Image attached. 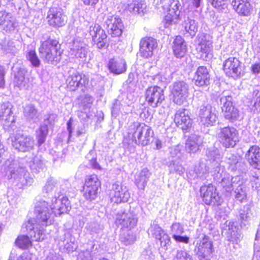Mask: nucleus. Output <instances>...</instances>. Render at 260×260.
Listing matches in <instances>:
<instances>
[{
  "label": "nucleus",
  "instance_id": "f257e3e1",
  "mask_svg": "<svg viewBox=\"0 0 260 260\" xmlns=\"http://www.w3.org/2000/svg\"><path fill=\"white\" fill-rule=\"evenodd\" d=\"M70 203L63 194L55 196L52 199L50 205L45 201L36 203L35 218H31L25 222V228L34 241H41L45 237V228L52 225L54 217L70 210Z\"/></svg>",
  "mask_w": 260,
  "mask_h": 260
},
{
  "label": "nucleus",
  "instance_id": "f03ea898",
  "mask_svg": "<svg viewBox=\"0 0 260 260\" xmlns=\"http://www.w3.org/2000/svg\"><path fill=\"white\" fill-rule=\"evenodd\" d=\"M221 156L215 152L210 159L211 169L217 178H221V186L223 191L231 193L233 190L241 183V178L239 176L233 177L224 171V167L221 165Z\"/></svg>",
  "mask_w": 260,
  "mask_h": 260
},
{
  "label": "nucleus",
  "instance_id": "7ed1b4c3",
  "mask_svg": "<svg viewBox=\"0 0 260 260\" xmlns=\"http://www.w3.org/2000/svg\"><path fill=\"white\" fill-rule=\"evenodd\" d=\"M154 3L158 9H162L167 13L163 20L165 27L179 22L181 5L178 0H154Z\"/></svg>",
  "mask_w": 260,
  "mask_h": 260
},
{
  "label": "nucleus",
  "instance_id": "20e7f679",
  "mask_svg": "<svg viewBox=\"0 0 260 260\" xmlns=\"http://www.w3.org/2000/svg\"><path fill=\"white\" fill-rule=\"evenodd\" d=\"M41 43L39 52L42 60L45 62L52 64L59 62L62 51L58 41L49 38L45 41L41 40Z\"/></svg>",
  "mask_w": 260,
  "mask_h": 260
},
{
  "label": "nucleus",
  "instance_id": "39448f33",
  "mask_svg": "<svg viewBox=\"0 0 260 260\" xmlns=\"http://www.w3.org/2000/svg\"><path fill=\"white\" fill-rule=\"evenodd\" d=\"M128 134L132 135L133 142L142 146L149 144L153 136V132L151 127L138 122H134L129 126Z\"/></svg>",
  "mask_w": 260,
  "mask_h": 260
},
{
  "label": "nucleus",
  "instance_id": "423d86ee",
  "mask_svg": "<svg viewBox=\"0 0 260 260\" xmlns=\"http://www.w3.org/2000/svg\"><path fill=\"white\" fill-rule=\"evenodd\" d=\"M172 101L176 105L186 106L188 105L189 85L185 82L178 81L170 86Z\"/></svg>",
  "mask_w": 260,
  "mask_h": 260
},
{
  "label": "nucleus",
  "instance_id": "0eeeda50",
  "mask_svg": "<svg viewBox=\"0 0 260 260\" xmlns=\"http://www.w3.org/2000/svg\"><path fill=\"white\" fill-rule=\"evenodd\" d=\"M197 41L196 50L198 57L207 60L212 57V37L208 34H200L197 37Z\"/></svg>",
  "mask_w": 260,
  "mask_h": 260
},
{
  "label": "nucleus",
  "instance_id": "6e6552de",
  "mask_svg": "<svg viewBox=\"0 0 260 260\" xmlns=\"http://www.w3.org/2000/svg\"><path fill=\"white\" fill-rule=\"evenodd\" d=\"M101 182L97 175L92 174L86 176L83 186L84 198L90 201L94 200L98 197Z\"/></svg>",
  "mask_w": 260,
  "mask_h": 260
},
{
  "label": "nucleus",
  "instance_id": "1a4fd4ad",
  "mask_svg": "<svg viewBox=\"0 0 260 260\" xmlns=\"http://www.w3.org/2000/svg\"><path fill=\"white\" fill-rule=\"evenodd\" d=\"M12 144L15 149L21 152H29L35 146V141L30 136L19 132L11 137Z\"/></svg>",
  "mask_w": 260,
  "mask_h": 260
},
{
  "label": "nucleus",
  "instance_id": "9d476101",
  "mask_svg": "<svg viewBox=\"0 0 260 260\" xmlns=\"http://www.w3.org/2000/svg\"><path fill=\"white\" fill-rule=\"evenodd\" d=\"M199 117L202 124L206 126H212L217 120V111L211 105L204 103L200 107Z\"/></svg>",
  "mask_w": 260,
  "mask_h": 260
},
{
  "label": "nucleus",
  "instance_id": "9b49d317",
  "mask_svg": "<svg viewBox=\"0 0 260 260\" xmlns=\"http://www.w3.org/2000/svg\"><path fill=\"white\" fill-rule=\"evenodd\" d=\"M200 195L203 202L207 205H220L223 202L216 187L211 184L201 187Z\"/></svg>",
  "mask_w": 260,
  "mask_h": 260
},
{
  "label": "nucleus",
  "instance_id": "f8f14e48",
  "mask_svg": "<svg viewBox=\"0 0 260 260\" xmlns=\"http://www.w3.org/2000/svg\"><path fill=\"white\" fill-rule=\"evenodd\" d=\"M109 196L112 202L119 204L127 202L130 198V193L126 186L116 182L112 184Z\"/></svg>",
  "mask_w": 260,
  "mask_h": 260
},
{
  "label": "nucleus",
  "instance_id": "ddd939ff",
  "mask_svg": "<svg viewBox=\"0 0 260 260\" xmlns=\"http://www.w3.org/2000/svg\"><path fill=\"white\" fill-rule=\"evenodd\" d=\"M218 137L220 143L226 148L234 147L239 140L237 131L229 126L221 128Z\"/></svg>",
  "mask_w": 260,
  "mask_h": 260
},
{
  "label": "nucleus",
  "instance_id": "4468645a",
  "mask_svg": "<svg viewBox=\"0 0 260 260\" xmlns=\"http://www.w3.org/2000/svg\"><path fill=\"white\" fill-rule=\"evenodd\" d=\"M137 221V217L133 212L121 211L116 214L115 222L121 229L131 230L136 225Z\"/></svg>",
  "mask_w": 260,
  "mask_h": 260
},
{
  "label": "nucleus",
  "instance_id": "2eb2a0df",
  "mask_svg": "<svg viewBox=\"0 0 260 260\" xmlns=\"http://www.w3.org/2000/svg\"><path fill=\"white\" fill-rule=\"evenodd\" d=\"M70 54L81 62L88 60V49L87 45L80 39L74 40L70 45Z\"/></svg>",
  "mask_w": 260,
  "mask_h": 260
},
{
  "label": "nucleus",
  "instance_id": "dca6fc26",
  "mask_svg": "<svg viewBox=\"0 0 260 260\" xmlns=\"http://www.w3.org/2000/svg\"><path fill=\"white\" fill-rule=\"evenodd\" d=\"M222 109L224 117L230 121L237 120L239 117V111L233 105L232 98L230 95H222L220 98Z\"/></svg>",
  "mask_w": 260,
  "mask_h": 260
},
{
  "label": "nucleus",
  "instance_id": "f3484780",
  "mask_svg": "<svg viewBox=\"0 0 260 260\" xmlns=\"http://www.w3.org/2000/svg\"><path fill=\"white\" fill-rule=\"evenodd\" d=\"M145 99L150 106L157 107L165 100L163 89L157 86L148 88L145 92Z\"/></svg>",
  "mask_w": 260,
  "mask_h": 260
},
{
  "label": "nucleus",
  "instance_id": "a211bd4d",
  "mask_svg": "<svg viewBox=\"0 0 260 260\" xmlns=\"http://www.w3.org/2000/svg\"><path fill=\"white\" fill-rule=\"evenodd\" d=\"M46 19L49 25L55 28L63 26L67 22L66 16L62 10L57 7L49 9Z\"/></svg>",
  "mask_w": 260,
  "mask_h": 260
},
{
  "label": "nucleus",
  "instance_id": "6ab92c4d",
  "mask_svg": "<svg viewBox=\"0 0 260 260\" xmlns=\"http://www.w3.org/2000/svg\"><path fill=\"white\" fill-rule=\"evenodd\" d=\"M105 23L109 33L113 37H119L121 35L123 25L118 16L111 14L107 15Z\"/></svg>",
  "mask_w": 260,
  "mask_h": 260
},
{
  "label": "nucleus",
  "instance_id": "aec40b11",
  "mask_svg": "<svg viewBox=\"0 0 260 260\" xmlns=\"http://www.w3.org/2000/svg\"><path fill=\"white\" fill-rule=\"evenodd\" d=\"M223 70L225 74L229 77H239L242 71L241 62L237 58L230 57L224 61Z\"/></svg>",
  "mask_w": 260,
  "mask_h": 260
},
{
  "label": "nucleus",
  "instance_id": "412c9836",
  "mask_svg": "<svg viewBox=\"0 0 260 260\" xmlns=\"http://www.w3.org/2000/svg\"><path fill=\"white\" fill-rule=\"evenodd\" d=\"M149 235L152 236L156 239L159 240L161 246L167 249L168 246L170 245V239L169 236L165 233V231L158 225V222L154 220L151 223L150 227L148 230Z\"/></svg>",
  "mask_w": 260,
  "mask_h": 260
},
{
  "label": "nucleus",
  "instance_id": "4be33fe9",
  "mask_svg": "<svg viewBox=\"0 0 260 260\" xmlns=\"http://www.w3.org/2000/svg\"><path fill=\"white\" fill-rule=\"evenodd\" d=\"M69 76L66 80L67 88L71 91H75L80 85H85L88 83V79L85 75L80 74L75 69L69 71Z\"/></svg>",
  "mask_w": 260,
  "mask_h": 260
},
{
  "label": "nucleus",
  "instance_id": "5701e85b",
  "mask_svg": "<svg viewBox=\"0 0 260 260\" xmlns=\"http://www.w3.org/2000/svg\"><path fill=\"white\" fill-rule=\"evenodd\" d=\"M5 168L7 169L6 174L9 179L14 178L16 181L20 182L21 186L25 184L24 182L25 169L23 168L17 167L15 161L10 164V161L8 160L6 162Z\"/></svg>",
  "mask_w": 260,
  "mask_h": 260
},
{
  "label": "nucleus",
  "instance_id": "b1692460",
  "mask_svg": "<svg viewBox=\"0 0 260 260\" xmlns=\"http://www.w3.org/2000/svg\"><path fill=\"white\" fill-rule=\"evenodd\" d=\"M157 47L156 40L151 37H145L141 39L140 44V54L145 58L151 57Z\"/></svg>",
  "mask_w": 260,
  "mask_h": 260
},
{
  "label": "nucleus",
  "instance_id": "393cba45",
  "mask_svg": "<svg viewBox=\"0 0 260 260\" xmlns=\"http://www.w3.org/2000/svg\"><path fill=\"white\" fill-rule=\"evenodd\" d=\"M212 243L207 236H205L200 241L197 255L200 260H209L213 252Z\"/></svg>",
  "mask_w": 260,
  "mask_h": 260
},
{
  "label": "nucleus",
  "instance_id": "a878e982",
  "mask_svg": "<svg viewBox=\"0 0 260 260\" xmlns=\"http://www.w3.org/2000/svg\"><path fill=\"white\" fill-rule=\"evenodd\" d=\"M89 33L95 44L99 48H103L107 42V35L104 30L99 24L91 26Z\"/></svg>",
  "mask_w": 260,
  "mask_h": 260
},
{
  "label": "nucleus",
  "instance_id": "bb28decb",
  "mask_svg": "<svg viewBox=\"0 0 260 260\" xmlns=\"http://www.w3.org/2000/svg\"><path fill=\"white\" fill-rule=\"evenodd\" d=\"M193 81L196 85L203 86L207 85L210 82V75L206 67H199L194 73Z\"/></svg>",
  "mask_w": 260,
  "mask_h": 260
},
{
  "label": "nucleus",
  "instance_id": "cd10ccee",
  "mask_svg": "<svg viewBox=\"0 0 260 260\" xmlns=\"http://www.w3.org/2000/svg\"><path fill=\"white\" fill-rule=\"evenodd\" d=\"M174 122L178 126H180L182 129L191 125V119L189 115V111L184 108L178 109L174 117Z\"/></svg>",
  "mask_w": 260,
  "mask_h": 260
},
{
  "label": "nucleus",
  "instance_id": "c85d7f7f",
  "mask_svg": "<svg viewBox=\"0 0 260 260\" xmlns=\"http://www.w3.org/2000/svg\"><path fill=\"white\" fill-rule=\"evenodd\" d=\"M245 157L252 167L260 170V148L258 146L254 145L250 147Z\"/></svg>",
  "mask_w": 260,
  "mask_h": 260
},
{
  "label": "nucleus",
  "instance_id": "c756f323",
  "mask_svg": "<svg viewBox=\"0 0 260 260\" xmlns=\"http://www.w3.org/2000/svg\"><path fill=\"white\" fill-rule=\"evenodd\" d=\"M15 19L11 13L6 11H0V25L6 31H10L15 28Z\"/></svg>",
  "mask_w": 260,
  "mask_h": 260
},
{
  "label": "nucleus",
  "instance_id": "7c9ffc66",
  "mask_svg": "<svg viewBox=\"0 0 260 260\" xmlns=\"http://www.w3.org/2000/svg\"><path fill=\"white\" fill-rule=\"evenodd\" d=\"M232 5L234 9L239 15L242 16H248L252 10L248 0H233Z\"/></svg>",
  "mask_w": 260,
  "mask_h": 260
},
{
  "label": "nucleus",
  "instance_id": "2f4dec72",
  "mask_svg": "<svg viewBox=\"0 0 260 260\" xmlns=\"http://www.w3.org/2000/svg\"><path fill=\"white\" fill-rule=\"evenodd\" d=\"M108 67L112 73L120 74L126 71V63L122 58H113L109 60Z\"/></svg>",
  "mask_w": 260,
  "mask_h": 260
},
{
  "label": "nucleus",
  "instance_id": "473e14b6",
  "mask_svg": "<svg viewBox=\"0 0 260 260\" xmlns=\"http://www.w3.org/2000/svg\"><path fill=\"white\" fill-rule=\"evenodd\" d=\"M12 105L9 102L4 103L0 109V117H2L6 121V124L13 127V124L15 123L14 116L12 115Z\"/></svg>",
  "mask_w": 260,
  "mask_h": 260
},
{
  "label": "nucleus",
  "instance_id": "72a5a7b5",
  "mask_svg": "<svg viewBox=\"0 0 260 260\" xmlns=\"http://www.w3.org/2000/svg\"><path fill=\"white\" fill-rule=\"evenodd\" d=\"M202 143L203 139L201 137L196 135H191L188 138L186 142V150L190 153H196L199 150V147Z\"/></svg>",
  "mask_w": 260,
  "mask_h": 260
},
{
  "label": "nucleus",
  "instance_id": "f704fd0d",
  "mask_svg": "<svg viewBox=\"0 0 260 260\" xmlns=\"http://www.w3.org/2000/svg\"><path fill=\"white\" fill-rule=\"evenodd\" d=\"M125 9L134 14H143L146 10V4L142 0H133L128 3Z\"/></svg>",
  "mask_w": 260,
  "mask_h": 260
},
{
  "label": "nucleus",
  "instance_id": "c9c22d12",
  "mask_svg": "<svg viewBox=\"0 0 260 260\" xmlns=\"http://www.w3.org/2000/svg\"><path fill=\"white\" fill-rule=\"evenodd\" d=\"M26 71L23 69H19L15 73L14 84L20 89H26L28 86V79L25 78Z\"/></svg>",
  "mask_w": 260,
  "mask_h": 260
},
{
  "label": "nucleus",
  "instance_id": "e433bc0d",
  "mask_svg": "<svg viewBox=\"0 0 260 260\" xmlns=\"http://www.w3.org/2000/svg\"><path fill=\"white\" fill-rule=\"evenodd\" d=\"M173 50L177 57H181L185 54L187 48L184 39L180 36H177L173 42Z\"/></svg>",
  "mask_w": 260,
  "mask_h": 260
},
{
  "label": "nucleus",
  "instance_id": "4c0bfd02",
  "mask_svg": "<svg viewBox=\"0 0 260 260\" xmlns=\"http://www.w3.org/2000/svg\"><path fill=\"white\" fill-rule=\"evenodd\" d=\"M228 234L230 235L229 240L235 243L239 242L242 238L241 234L239 228L235 225L234 222H228Z\"/></svg>",
  "mask_w": 260,
  "mask_h": 260
},
{
  "label": "nucleus",
  "instance_id": "58836bf2",
  "mask_svg": "<svg viewBox=\"0 0 260 260\" xmlns=\"http://www.w3.org/2000/svg\"><path fill=\"white\" fill-rule=\"evenodd\" d=\"M150 175L149 170L147 168H144L136 176V184L139 189H144Z\"/></svg>",
  "mask_w": 260,
  "mask_h": 260
},
{
  "label": "nucleus",
  "instance_id": "ea45409f",
  "mask_svg": "<svg viewBox=\"0 0 260 260\" xmlns=\"http://www.w3.org/2000/svg\"><path fill=\"white\" fill-rule=\"evenodd\" d=\"M182 26L185 31L191 36L194 37L198 31L197 23L193 19L187 17L182 23Z\"/></svg>",
  "mask_w": 260,
  "mask_h": 260
},
{
  "label": "nucleus",
  "instance_id": "a19ab883",
  "mask_svg": "<svg viewBox=\"0 0 260 260\" xmlns=\"http://www.w3.org/2000/svg\"><path fill=\"white\" fill-rule=\"evenodd\" d=\"M235 198L240 202H244L247 200V189L245 185L243 183V180L241 181L240 185L238 186L234 189Z\"/></svg>",
  "mask_w": 260,
  "mask_h": 260
},
{
  "label": "nucleus",
  "instance_id": "79ce46f5",
  "mask_svg": "<svg viewBox=\"0 0 260 260\" xmlns=\"http://www.w3.org/2000/svg\"><path fill=\"white\" fill-rule=\"evenodd\" d=\"M48 121L45 120L44 123L42 124L38 130L36 131V138L39 146L45 142L48 134Z\"/></svg>",
  "mask_w": 260,
  "mask_h": 260
},
{
  "label": "nucleus",
  "instance_id": "37998d69",
  "mask_svg": "<svg viewBox=\"0 0 260 260\" xmlns=\"http://www.w3.org/2000/svg\"><path fill=\"white\" fill-rule=\"evenodd\" d=\"M24 114L29 121H37L39 119V114L34 105L29 104L25 106Z\"/></svg>",
  "mask_w": 260,
  "mask_h": 260
},
{
  "label": "nucleus",
  "instance_id": "c03bdc74",
  "mask_svg": "<svg viewBox=\"0 0 260 260\" xmlns=\"http://www.w3.org/2000/svg\"><path fill=\"white\" fill-rule=\"evenodd\" d=\"M74 129H76V133L77 137L81 136L84 133V129L80 127L77 123L74 122L72 118H70L67 122V129L69 132V138H71Z\"/></svg>",
  "mask_w": 260,
  "mask_h": 260
},
{
  "label": "nucleus",
  "instance_id": "a18cd8bd",
  "mask_svg": "<svg viewBox=\"0 0 260 260\" xmlns=\"http://www.w3.org/2000/svg\"><path fill=\"white\" fill-rule=\"evenodd\" d=\"M16 245L19 248L26 249L31 247L32 243L29 237L27 235H20L15 241Z\"/></svg>",
  "mask_w": 260,
  "mask_h": 260
},
{
  "label": "nucleus",
  "instance_id": "49530a36",
  "mask_svg": "<svg viewBox=\"0 0 260 260\" xmlns=\"http://www.w3.org/2000/svg\"><path fill=\"white\" fill-rule=\"evenodd\" d=\"M90 167L94 170H102V168L96 161V153L94 150H90L86 156Z\"/></svg>",
  "mask_w": 260,
  "mask_h": 260
},
{
  "label": "nucleus",
  "instance_id": "de8ad7c7",
  "mask_svg": "<svg viewBox=\"0 0 260 260\" xmlns=\"http://www.w3.org/2000/svg\"><path fill=\"white\" fill-rule=\"evenodd\" d=\"M26 57L33 67H39L40 66L41 61L35 50H29L27 53Z\"/></svg>",
  "mask_w": 260,
  "mask_h": 260
},
{
  "label": "nucleus",
  "instance_id": "09e8293b",
  "mask_svg": "<svg viewBox=\"0 0 260 260\" xmlns=\"http://www.w3.org/2000/svg\"><path fill=\"white\" fill-rule=\"evenodd\" d=\"M44 166L43 160L41 156H36L30 165L31 169L39 171L40 169H42Z\"/></svg>",
  "mask_w": 260,
  "mask_h": 260
},
{
  "label": "nucleus",
  "instance_id": "8fccbe9b",
  "mask_svg": "<svg viewBox=\"0 0 260 260\" xmlns=\"http://www.w3.org/2000/svg\"><path fill=\"white\" fill-rule=\"evenodd\" d=\"M228 163L229 165V169L232 171L237 170L240 166L238 159L235 155H231L229 157Z\"/></svg>",
  "mask_w": 260,
  "mask_h": 260
},
{
  "label": "nucleus",
  "instance_id": "3c124183",
  "mask_svg": "<svg viewBox=\"0 0 260 260\" xmlns=\"http://www.w3.org/2000/svg\"><path fill=\"white\" fill-rule=\"evenodd\" d=\"M183 232L184 229L180 223L175 222L171 226V234L173 237L175 235H181Z\"/></svg>",
  "mask_w": 260,
  "mask_h": 260
},
{
  "label": "nucleus",
  "instance_id": "603ef678",
  "mask_svg": "<svg viewBox=\"0 0 260 260\" xmlns=\"http://www.w3.org/2000/svg\"><path fill=\"white\" fill-rule=\"evenodd\" d=\"M182 149V146L177 145L172 146L169 148V153L172 158L180 157L181 156V151Z\"/></svg>",
  "mask_w": 260,
  "mask_h": 260
},
{
  "label": "nucleus",
  "instance_id": "864d4df0",
  "mask_svg": "<svg viewBox=\"0 0 260 260\" xmlns=\"http://www.w3.org/2000/svg\"><path fill=\"white\" fill-rule=\"evenodd\" d=\"M136 240V236L134 234H127L126 235L121 236V241L125 245H131L134 243Z\"/></svg>",
  "mask_w": 260,
  "mask_h": 260
},
{
  "label": "nucleus",
  "instance_id": "5fc2aeb1",
  "mask_svg": "<svg viewBox=\"0 0 260 260\" xmlns=\"http://www.w3.org/2000/svg\"><path fill=\"white\" fill-rule=\"evenodd\" d=\"M122 105L118 101H116L112 107L111 114L113 117L115 118L117 117L120 114L122 113Z\"/></svg>",
  "mask_w": 260,
  "mask_h": 260
},
{
  "label": "nucleus",
  "instance_id": "6e6d98bb",
  "mask_svg": "<svg viewBox=\"0 0 260 260\" xmlns=\"http://www.w3.org/2000/svg\"><path fill=\"white\" fill-rule=\"evenodd\" d=\"M56 182L52 179H48L43 188V191L46 193L51 192L56 187Z\"/></svg>",
  "mask_w": 260,
  "mask_h": 260
},
{
  "label": "nucleus",
  "instance_id": "4d7b16f0",
  "mask_svg": "<svg viewBox=\"0 0 260 260\" xmlns=\"http://www.w3.org/2000/svg\"><path fill=\"white\" fill-rule=\"evenodd\" d=\"M239 217L241 222V227L246 226V222L249 218L247 209L241 210L239 212Z\"/></svg>",
  "mask_w": 260,
  "mask_h": 260
},
{
  "label": "nucleus",
  "instance_id": "13d9d810",
  "mask_svg": "<svg viewBox=\"0 0 260 260\" xmlns=\"http://www.w3.org/2000/svg\"><path fill=\"white\" fill-rule=\"evenodd\" d=\"M191 256L186 250H178L176 254L177 260H187Z\"/></svg>",
  "mask_w": 260,
  "mask_h": 260
},
{
  "label": "nucleus",
  "instance_id": "bf43d9fd",
  "mask_svg": "<svg viewBox=\"0 0 260 260\" xmlns=\"http://www.w3.org/2000/svg\"><path fill=\"white\" fill-rule=\"evenodd\" d=\"M207 169L205 164L201 163L200 164L199 168L197 167L194 169V171L198 177H202L203 175L206 173Z\"/></svg>",
  "mask_w": 260,
  "mask_h": 260
},
{
  "label": "nucleus",
  "instance_id": "052dcab7",
  "mask_svg": "<svg viewBox=\"0 0 260 260\" xmlns=\"http://www.w3.org/2000/svg\"><path fill=\"white\" fill-rule=\"evenodd\" d=\"M78 256L81 260H92V256L91 252L89 250L81 252Z\"/></svg>",
  "mask_w": 260,
  "mask_h": 260
},
{
  "label": "nucleus",
  "instance_id": "680f3d73",
  "mask_svg": "<svg viewBox=\"0 0 260 260\" xmlns=\"http://www.w3.org/2000/svg\"><path fill=\"white\" fill-rule=\"evenodd\" d=\"M253 95L255 99L253 106L256 110L260 109V91L254 90L253 91Z\"/></svg>",
  "mask_w": 260,
  "mask_h": 260
},
{
  "label": "nucleus",
  "instance_id": "e2e57ef3",
  "mask_svg": "<svg viewBox=\"0 0 260 260\" xmlns=\"http://www.w3.org/2000/svg\"><path fill=\"white\" fill-rule=\"evenodd\" d=\"M212 5L217 9L220 7H223L225 5V2L226 0H208Z\"/></svg>",
  "mask_w": 260,
  "mask_h": 260
},
{
  "label": "nucleus",
  "instance_id": "0e129e2a",
  "mask_svg": "<svg viewBox=\"0 0 260 260\" xmlns=\"http://www.w3.org/2000/svg\"><path fill=\"white\" fill-rule=\"evenodd\" d=\"M44 260H63V259L59 254L50 252Z\"/></svg>",
  "mask_w": 260,
  "mask_h": 260
},
{
  "label": "nucleus",
  "instance_id": "69168bd1",
  "mask_svg": "<svg viewBox=\"0 0 260 260\" xmlns=\"http://www.w3.org/2000/svg\"><path fill=\"white\" fill-rule=\"evenodd\" d=\"M173 168L174 172L180 176H181L184 174L185 169L181 165H175L174 164Z\"/></svg>",
  "mask_w": 260,
  "mask_h": 260
},
{
  "label": "nucleus",
  "instance_id": "338daca9",
  "mask_svg": "<svg viewBox=\"0 0 260 260\" xmlns=\"http://www.w3.org/2000/svg\"><path fill=\"white\" fill-rule=\"evenodd\" d=\"M177 242L188 243L189 242V238L186 236H182L181 235H175L173 237Z\"/></svg>",
  "mask_w": 260,
  "mask_h": 260
},
{
  "label": "nucleus",
  "instance_id": "774afa93",
  "mask_svg": "<svg viewBox=\"0 0 260 260\" xmlns=\"http://www.w3.org/2000/svg\"><path fill=\"white\" fill-rule=\"evenodd\" d=\"M93 102V98L89 95H85L83 103L84 104V107L89 108Z\"/></svg>",
  "mask_w": 260,
  "mask_h": 260
}]
</instances>
